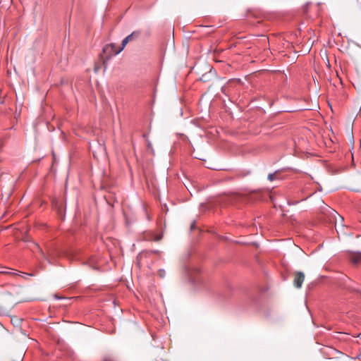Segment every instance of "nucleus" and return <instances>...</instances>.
I'll list each match as a JSON object with an SVG mask.
<instances>
[{
  "mask_svg": "<svg viewBox=\"0 0 361 361\" xmlns=\"http://www.w3.org/2000/svg\"><path fill=\"white\" fill-rule=\"evenodd\" d=\"M23 277H25L26 276H28V275L32 276V274H28L27 273H23Z\"/></svg>",
  "mask_w": 361,
  "mask_h": 361,
  "instance_id": "nucleus-10",
  "label": "nucleus"
},
{
  "mask_svg": "<svg viewBox=\"0 0 361 361\" xmlns=\"http://www.w3.org/2000/svg\"><path fill=\"white\" fill-rule=\"evenodd\" d=\"M333 361H339L338 359H335Z\"/></svg>",
  "mask_w": 361,
  "mask_h": 361,
  "instance_id": "nucleus-14",
  "label": "nucleus"
},
{
  "mask_svg": "<svg viewBox=\"0 0 361 361\" xmlns=\"http://www.w3.org/2000/svg\"><path fill=\"white\" fill-rule=\"evenodd\" d=\"M151 145H152L151 143L149 142L148 144H147V147H151Z\"/></svg>",
  "mask_w": 361,
  "mask_h": 361,
  "instance_id": "nucleus-11",
  "label": "nucleus"
},
{
  "mask_svg": "<svg viewBox=\"0 0 361 361\" xmlns=\"http://www.w3.org/2000/svg\"><path fill=\"white\" fill-rule=\"evenodd\" d=\"M348 259L354 264L361 263V252H353L348 255Z\"/></svg>",
  "mask_w": 361,
  "mask_h": 361,
  "instance_id": "nucleus-2",
  "label": "nucleus"
},
{
  "mask_svg": "<svg viewBox=\"0 0 361 361\" xmlns=\"http://www.w3.org/2000/svg\"><path fill=\"white\" fill-rule=\"evenodd\" d=\"M128 43V42L127 41V39L124 38L122 40L121 47L114 51V55L119 54L124 49V47L126 46Z\"/></svg>",
  "mask_w": 361,
  "mask_h": 361,
  "instance_id": "nucleus-3",
  "label": "nucleus"
},
{
  "mask_svg": "<svg viewBox=\"0 0 361 361\" xmlns=\"http://www.w3.org/2000/svg\"><path fill=\"white\" fill-rule=\"evenodd\" d=\"M137 37H136L135 35H133V39L134 38H137Z\"/></svg>",
  "mask_w": 361,
  "mask_h": 361,
  "instance_id": "nucleus-13",
  "label": "nucleus"
},
{
  "mask_svg": "<svg viewBox=\"0 0 361 361\" xmlns=\"http://www.w3.org/2000/svg\"><path fill=\"white\" fill-rule=\"evenodd\" d=\"M305 280V275L302 272H297L295 274V278H294V281H293V283H294V286L298 288H301L302 286V284L303 283Z\"/></svg>",
  "mask_w": 361,
  "mask_h": 361,
  "instance_id": "nucleus-1",
  "label": "nucleus"
},
{
  "mask_svg": "<svg viewBox=\"0 0 361 361\" xmlns=\"http://www.w3.org/2000/svg\"><path fill=\"white\" fill-rule=\"evenodd\" d=\"M140 35V31H134L130 35H129L128 36H127L125 38L127 39V41L129 42L131 39H133V35H135L136 37H139Z\"/></svg>",
  "mask_w": 361,
  "mask_h": 361,
  "instance_id": "nucleus-4",
  "label": "nucleus"
},
{
  "mask_svg": "<svg viewBox=\"0 0 361 361\" xmlns=\"http://www.w3.org/2000/svg\"><path fill=\"white\" fill-rule=\"evenodd\" d=\"M276 178V173H269L268 175V180H270V181H273Z\"/></svg>",
  "mask_w": 361,
  "mask_h": 361,
  "instance_id": "nucleus-6",
  "label": "nucleus"
},
{
  "mask_svg": "<svg viewBox=\"0 0 361 361\" xmlns=\"http://www.w3.org/2000/svg\"><path fill=\"white\" fill-rule=\"evenodd\" d=\"M104 361H114L112 357L108 356L104 358Z\"/></svg>",
  "mask_w": 361,
  "mask_h": 361,
  "instance_id": "nucleus-8",
  "label": "nucleus"
},
{
  "mask_svg": "<svg viewBox=\"0 0 361 361\" xmlns=\"http://www.w3.org/2000/svg\"><path fill=\"white\" fill-rule=\"evenodd\" d=\"M37 247H38V250H39L40 252L43 254V252H42V250L40 249V247H39L38 245H37Z\"/></svg>",
  "mask_w": 361,
  "mask_h": 361,
  "instance_id": "nucleus-12",
  "label": "nucleus"
},
{
  "mask_svg": "<svg viewBox=\"0 0 361 361\" xmlns=\"http://www.w3.org/2000/svg\"><path fill=\"white\" fill-rule=\"evenodd\" d=\"M4 273L6 274L17 275V273H16V272L6 271V272H4Z\"/></svg>",
  "mask_w": 361,
  "mask_h": 361,
  "instance_id": "nucleus-9",
  "label": "nucleus"
},
{
  "mask_svg": "<svg viewBox=\"0 0 361 361\" xmlns=\"http://www.w3.org/2000/svg\"><path fill=\"white\" fill-rule=\"evenodd\" d=\"M110 47H111V50H112V51H113V53H114V51H115V50H116V49L118 48V47H116L115 44H111L110 45Z\"/></svg>",
  "mask_w": 361,
  "mask_h": 361,
  "instance_id": "nucleus-7",
  "label": "nucleus"
},
{
  "mask_svg": "<svg viewBox=\"0 0 361 361\" xmlns=\"http://www.w3.org/2000/svg\"><path fill=\"white\" fill-rule=\"evenodd\" d=\"M161 238H162V235L153 234V237L151 239L154 241H159Z\"/></svg>",
  "mask_w": 361,
  "mask_h": 361,
  "instance_id": "nucleus-5",
  "label": "nucleus"
}]
</instances>
